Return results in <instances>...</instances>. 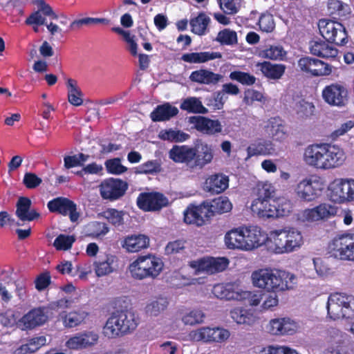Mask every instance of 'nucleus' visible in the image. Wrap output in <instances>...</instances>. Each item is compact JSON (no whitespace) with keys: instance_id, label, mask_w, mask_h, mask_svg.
Wrapping results in <instances>:
<instances>
[{"instance_id":"obj_21","label":"nucleus","mask_w":354,"mask_h":354,"mask_svg":"<svg viewBox=\"0 0 354 354\" xmlns=\"http://www.w3.org/2000/svg\"><path fill=\"white\" fill-rule=\"evenodd\" d=\"M205 202L200 205H189L184 211V221L187 224L202 226L209 218V209Z\"/></svg>"},{"instance_id":"obj_38","label":"nucleus","mask_w":354,"mask_h":354,"mask_svg":"<svg viewBox=\"0 0 354 354\" xmlns=\"http://www.w3.org/2000/svg\"><path fill=\"white\" fill-rule=\"evenodd\" d=\"M243 227L232 229L224 237V241L228 249H239L244 250Z\"/></svg>"},{"instance_id":"obj_31","label":"nucleus","mask_w":354,"mask_h":354,"mask_svg":"<svg viewBox=\"0 0 354 354\" xmlns=\"http://www.w3.org/2000/svg\"><path fill=\"white\" fill-rule=\"evenodd\" d=\"M223 76L209 70L200 69L192 72L189 80L201 84H216L221 80Z\"/></svg>"},{"instance_id":"obj_15","label":"nucleus","mask_w":354,"mask_h":354,"mask_svg":"<svg viewBox=\"0 0 354 354\" xmlns=\"http://www.w3.org/2000/svg\"><path fill=\"white\" fill-rule=\"evenodd\" d=\"M127 189V184L118 179L109 178L100 185V195L104 199L115 201L122 197Z\"/></svg>"},{"instance_id":"obj_49","label":"nucleus","mask_w":354,"mask_h":354,"mask_svg":"<svg viewBox=\"0 0 354 354\" xmlns=\"http://www.w3.org/2000/svg\"><path fill=\"white\" fill-rule=\"evenodd\" d=\"M180 107L189 113L205 114L208 112L200 99L196 97H189L183 100Z\"/></svg>"},{"instance_id":"obj_55","label":"nucleus","mask_w":354,"mask_h":354,"mask_svg":"<svg viewBox=\"0 0 354 354\" xmlns=\"http://www.w3.org/2000/svg\"><path fill=\"white\" fill-rule=\"evenodd\" d=\"M315 106L312 103L304 100L296 103L295 111L298 118L306 119L311 116L314 113Z\"/></svg>"},{"instance_id":"obj_25","label":"nucleus","mask_w":354,"mask_h":354,"mask_svg":"<svg viewBox=\"0 0 354 354\" xmlns=\"http://www.w3.org/2000/svg\"><path fill=\"white\" fill-rule=\"evenodd\" d=\"M118 257L112 254H105L93 262V270L98 277L109 275L114 272Z\"/></svg>"},{"instance_id":"obj_11","label":"nucleus","mask_w":354,"mask_h":354,"mask_svg":"<svg viewBox=\"0 0 354 354\" xmlns=\"http://www.w3.org/2000/svg\"><path fill=\"white\" fill-rule=\"evenodd\" d=\"M228 265L229 261L225 257H207L189 262L190 267L194 269L196 274H213L223 272Z\"/></svg>"},{"instance_id":"obj_60","label":"nucleus","mask_w":354,"mask_h":354,"mask_svg":"<svg viewBox=\"0 0 354 354\" xmlns=\"http://www.w3.org/2000/svg\"><path fill=\"white\" fill-rule=\"evenodd\" d=\"M88 232L93 236L104 235L109 232V227L104 223L94 221L87 225Z\"/></svg>"},{"instance_id":"obj_1","label":"nucleus","mask_w":354,"mask_h":354,"mask_svg":"<svg viewBox=\"0 0 354 354\" xmlns=\"http://www.w3.org/2000/svg\"><path fill=\"white\" fill-rule=\"evenodd\" d=\"M346 159V155L342 148L326 142L309 145L303 153V161L307 166L321 171L338 168Z\"/></svg>"},{"instance_id":"obj_28","label":"nucleus","mask_w":354,"mask_h":354,"mask_svg":"<svg viewBox=\"0 0 354 354\" xmlns=\"http://www.w3.org/2000/svg\"><path fill=\"white\" fill-rule=\"evenodd\" d=\"M229 184L228 177L221 174L209 176L204 183V189L212 194H220L224 192Z\"/></svg>"},{"instance_id":"obj_42","label":"nucleus","mask_w":354,"mask_h":354,"mask_svg":"<svg viewBox=\"0 0 354 354\" xmlns=\"http://www.w3.org/2000/svg\"><path fill=\"white\" fill-rule=\"evenodd\" d=\"M87 314L83 310H74L69 313L62 312L59 316L63 325L66 328H73L82 324Z\"/></svg>"},{"instance_id":"obj_26","label":"nucleus","mask_w":354,"mask_h":354,"mask_svg":"<svg viewBox=\"0 0 354 354\" xmlns=\"http://www.w3.org/2000/svg\"><path fill=\"white\" fill-rule=\"evenodd\" d=\"M310 50L313 55L325 59H334L338 55V50L326 40L312 41Z\"/></svg>"},{"instance_id":"obj_59","label":"nucleus","mask_w":354,"mask_h":354,"mask_svg":"<svg viewBox=\"0 0 354 354\" xmlns=\"http://www.w3.org/2000/svg\"><path fill=\"white\" fill-rule=\"evenodd\" d=\"M260 29L266 32H271L275 28L273 15L270 13L263 14L259 20Z\"/></svg>"},{"instance_id":"obj_41","label":"nucleus","mask_w":354,"mask_h":354,"mask_svg":"<svg viewBox=\"0 0 354 354\" xmlns=\"http://www.w3.org/2000/svg\"><path fill=\"white\" fill-rule=\"evenodd\" d=\"M221 57L219 53H189L182 55L181 59L189 64H201Z\"/></svg>"},{"instance_id":"obj_36","label":"nucleus","mask_w":354,"mask_h":354,"mask_svg":"<svg viewBox=\"0 0 354 354\" xmlns=\"http://www.w3.org/2000/svg\"><path fill=\"white\" fill-rule=\"evenodd\" d=\"M211 19L205 12H199L189 21L191 31L199 36L205 35L209 32V25Z\"/></svg>"},{"instance_id":"obj_43","label":"nucleus","mask_w":354,"mask_h":354,"mask_svg":"<svg viewBox=\"0 0 354 354\" xmlns=\"http://www.w3.org/2000/svg\"><path fill=\"white\" fill-rule=\"evenodd\" d=\"M118 313L126 334L131 333L137 328L139 318L133 311L130 310H118Z\"/></svg>"},{"instance_id":"obj_53","label":"nucleus","mask_w":354,"mask_h":354,"mask_svg":"<svg viewBox=\"0 0 354 354\" xmlns=\"http://www.w3.org/2000/svg\"><path fill=\"white\" fill-rule=\"evenodd\" d=\"M229 77L231 80L236 81L244 86H252L257 81V78L253 75L241 71H232Z\"/></svg>"},{"instance_id":"obj_5","label":"nucleus","mask_w":354,"mask_h":354,"mask_svg":"<svg viewBox=\"0 0 354 354\" xmlns=\"http://www.w3.org/2000/svg\"><path fill=\"white\" fill-rule=\"evenodd\" d=\"M327 311L333 320L354 317V296L345 293L331 294L327 301Z\"/></svg>"},{"instance_id":"obj_14","label":"nucleus","mask_w":354,"mask_h":354,"mask_svg":"<svg viewBox=\"0 0 354 354\" xmlns=\"http://www.w3.org/2000/svg\"><path fill=\"white\" fill-rule=\"evenodd\" d=\"M168 199L158 192L141 193L137 198V205L145 211H157L167 206Z\"/></svg>"},{"instance_id":"obj_4","label":"nucleus","mask_w":354,"mask_h":354,"mask_svg":"<svg viewBox=\"0 0 354 354\" xmlns=\"http://www.w3.org/2000/svg\"><path fill=\"white\" fill-rule=\"evenodd\" d=\"M162 261L153 255H141L129 266V271L132 278L136 280L156 279L162 271Z\"/></svg>"},{"instance_id":"obj_39","label":"nucleus","mask_w":354,"mask_h":354,"mask_svg":"<svg viewBox=\"0 0 354 354\" xmlns=\"http://www.w3.org/2000/svg\"><path fill=\"white\" fill-rule=\"evenodd\" d=\"M209 209V216L211 217L215 214H223L230 212L232 205L230 200L225 196H219L212 202H205Z\"/></svg>"},{"instance_id":"obj_10","label":"nucleus","mask_w":354,"mask_h":354,"mask_svg":"<svg viewBox=\"0 0 354 354\" xmlns=\"http://www.w3.org/2000/svg\"><path fill=\"white\" fill-rule=\"evenodd\" d=\"M329 196L337 203L354 201V179L340 178L330 184Z\"/></svg>"},{"instance_id":"obj_56","label":"nucleus","mask_w":354,"mask_h":354,"mask_svg":"<svg viewBox=\"0 0 354 354\" xmlns=\"http://www.w3.org/2000/svg\"><path fill=\"white\" fill-rule=\"evenodd\" d=\"M220 9L226 15H235L241 8L239 0H217Z\"/></svg>"},{"instance_id":"obj_30","label":"nucleus","mask_w":354,"mask_h":354,"mask_svg":"<svg viewBox=\"0 0 354 354\" xmlns=\"http://www.w3.org/2000/svg\"><path fill=\"white\" fill-rule=\"evenodd\" d=\"M31 201L26 197H20L17 203L16 215L22 221H31L39 217L40 214L30 209Z\"/></svg>"},{"instance_id":"obj_54","label":"nucleus","mask_w":354,"mask_h":354,"mask_svg":"<svg viewBox=\"0 0 354 354\" xmlns=\"http://www.w3.org/2000/svg\"><path fill=\"white\" fill-rule=\"evenodd\" d=\"M215 40L222 45L232 46L238 42L237 34L234 30L225 28L218 32Z\"/></svg>"},{"instance_id":"obj_6","label":"nucleus","mask_w":354,"mask_h":354,"mask_svg":"<svg viewBox=\"0 0 354 354\" xmlns=\"http://www.w3.org/2000/svg\"><path fill=\"white\" fill-rule=\"evenodd\" d=\"M328 251L335 259L354 261V233L335 236L328 244Z\"/></svg>"},{"instance_id":"obj_58","label":"nucleus","mask_w":354,"mask_h":354,"mask_svg":"<svg viewBox=\"0 0 354 354\" xmlns=\"http://www.w3.org/2000/svg\"><path fill=\"white\" fill-rule=\"evenodd\" d=\"M75 239L73 236L60 234L54 241L53 245L59 250H67L72 247Z\"/></svg>"},{"instance_id":"obj_16","label":"nucleus","mask_w":354,"mask_h":354,"mask_svg":"<svg viewBox=\"0 0 354 354\" xmlns=\"http://www.w3.org/2000/svg\"><path fill=\"white\" fill-rule=\"evenodd\" d=\"M322 97L328 104L341 107L348 102V91L340 84H332L323 89Z\"/></svg>"},{"instance_id":"obj_50","label":"nucleus","mask_w":354,"mask_h":354,"mask_svg":"<svg viewBox=\"0 0 354 354\" xmlns=\"http://www.w3.org/2000/svg\"><path fill=\"white\" fill-rule=\"evenodd\" d=\"M168 304L167 298L158 297L147 304L145 307L146 313L149 316L156 317L167 309Z\"/></svg>"},{"instance_id":"obj_45","label":"nucleus","mask_w":354,"mask_h":354,"mask_svg":"<svg viewBox=\"0 0 354 354\" xmlns=\"http://www.w3.org/2000/svg\"><path fill=\"white\" fill-rule=\"evenodd\" d=\"M68 100L73 106H80L83 103V93L75 80L67 79Z\"/></svg>"},{"instance_id":"obj_52","label":"nucleus","mask_w":354,"mask_h":354,"mask_svg":"<svg viewBox=\"0 0 354 354\" xmlns=\"http://www.w3.org/2000/svg\"><path fill=\"white\" fill-rule=\"evenodd\" d=\"M205 313L200 309H193L186 311L182 316L181 320L185 325L194 326L203 322Z\"/></svg>"},{"instance_id":"obj_2","label":"nucleus","mask_w":354,"mask_h":354,"mask_svg":"<svg viewBox=\"0 0 354 354\" xmlns=\"http://www.w3.org/2000/svg\"><path fill=\"white\" fill-rule=\"evenodd\" d=\"M252 281L256 287L276 292L292 289L296 277L284 270L265 268L253 272Z\"/></svg>"},{"instance_id":"obj_18","label":"nucleus","mask_w":354,"mask_h":354,"mask_svg":"<svg viewBox=\"0 0 354 354\" xmlns=\"http://www.w3.org/2000/svg\"><path fill=\"white\" fill-rule=\"evenodd\" d=\"M48 208L52 212H57L62 215H69L72 222H75L79 218L76 205L69 199L58 197L50 201L47 204Z\"/></svg>"},{"instance_id":"obj_32","label":"nucleus","mask_w":354,"mask_h":354,"mask_svg":"<svg viewBox=\"0 0 354 354\" xmlns=\"http://www.w3.org/2000/svg\"><path fill=\"white\" fill-rule=\"evenodd\" d=\"M199 150L196 149V156L194 159V169H202L209 164L214 158V149L212 146L207 144H201L198 147Z\"/></svg>"},{"instance_id":"obj_7","label":"nucleus","mask_w":354,"mask_h":354,"mask_svg":"<svg viewBox=\"0 0 354 354\" xmlns=\"http://www.w3.org/2000/svg\"><path fill=\"white\" fill-rule=\"evenodd\" d=\"M322 189L323 183L320 178L315 175H310L297 183L295 193L300 200L312 202L320 196Z\"/></svg>"},{"instance_id":"obj_17","label":"nucleus","mask_w":354,"mask_h":354,"mask_svg":"<svg viewBox=\"0 0 354 354\" xmlns=\"http://www.w3.org/2000/svg\"><path fill=\"white\" fill-rule=\"evenodd\" d=\"M242 227L244 251L252 250L267 242V236L261 227L254 225Z\"/></svg>"},{"instance_id":"obj_51","label":"nucleus","mask_w":354,"mask_h":354,"mask_svg":"<svg viewBox=\"0 0 354 354\" xmlns=\"http://www.w3.org/2000/svg\"><path fill=\"white\" fill-rule=\"evenodd\" d=\"M261 55L266 59L283 60L286 56V51L281 45H270L261 52Z\"/></svg>"},{"instance_id":"obj_13","label":"nucleus","mask_w":354,"mask_h":354,"mask_svg":"<svg viewBox=\"0 0 354 354\" xmlns=\"http://www.w3.org/2000/svg\"><path fill=\"white\" fill-rule=\"evenodd\" d=\"M337 214V207L329 203H324L313 208H307L300 214L303 221L315 222L327 220Z\"/></svg>"},{"instance_id":"obj_33","label":"nucleus","mask_w":354,"mask_h":354,"mask_svg":"<svg viewBox=\"0 0 354 354\" xmlns=\"http://www.w3.org/2000/svg\"><path fill=\"white\" fill-rule=\"evenodd\" d=\"M266 133L276 141H283L286 136L284 126L279 118H271L264 127Z\"/></svg>"},{"instance_id":"obj_20","label":"nucleus","mask_w":354,"mask_h":354,"mask_svg":"<svg viewBox=\"0 0 354 354\" xmlns=\"http://www.w3.org/2000/svg\"><path fill=\"white\" fill-rule=\"evenodd\" d=\"M196 156V148L188 145H174L169 151V157L177 163H185L194 169V159Z\"/></svg>"},{"instance_id":"obj_57","label":"nucleus","mask_w":354,"mask_h":354,"mask_svg":"<svg viewBox=\"0 0 354 354\" xmlns=\"http://www.w3.org/2000/svg\"><path fill=\"white\" fill-rule=\"evenodd\" d=\"M124 214L123 211H118L113 208L108 209L102 213L103 217L115 226H120L123 224Z\"/></svg>"},{"instance_id":"obj_37","label":"nucleus","mask_w":354,"mask_h":354,"mask_svg":"<svg viewBox=\"0 0 354 354\" xmlns=\"http://www.w3.org/2000/svg\"><path fill=\"white\" fill-rule=\"evenodd\" d=\"M257 66L265 77L271 80H279L284 74L286 66L281 64H272L269 62L259 63Z\"/></svg>"},{"instance_id":"obj_34","label":"nucleus","mask_w":354,"mask_h":354,"mask_svg":"<svg viewBox=\"0 0 354 354\" xmlns=\"http://www.w3.org/2000/svg\"><path fill=\"white\" fill-rule=\"evenodd\" d=\"M178 113V109L169 103L158 105L150 114L153 122H161L170 120Z\"/></svg>"},{"instance_id":"obj_35","label":"nucleus","mask_w":354,"mask_h":354,"mask_svg":"<svg viewBox=\"0 0 354 354\" xmlns=\"http://www.w3.org/2000/svg\"><path fill=\"white\" fill-rule=\"evenodd\" d=\"M252 212L261 218H274V210L272 203L268 200L256 198L251 205Z\"/></svg>"},{"instance_id":"obj_9","label":"nucleus","mask_w":354,"mask_h":354,"mask_svg":"<svg viewBox=\"0 0 354 354\" xmlns=\"http://www.w3.org/2000/svg\"><path fill=\"white\" fill-rule=\"evenodd\" d=\"M318 27L320 34L327 41L338 46H342L347 42V32L341 23L322 19L319 21Z\"/></svg>"},{"instance_id":"obj_8","label":"nucleus","mask_w":354,"mask_h":354,"mask_svg":"<svg viewBox=\"0 0 354 354\" xmlns=\"http://www.w3.org/2000/svg\"><path fill=\"white\" fill-rule=\"evenodd\" d=\"M230 336V331L223 328L203 326L191 330L187 335V339L205 343H222L228 339Z\"/></svg>"},{"instance_id":"obj_23","label":"nucleus","mask_w":354,"mask_h":354,"mask_svg":"<svg viewBox=\"0 0 354 354\" xmlns=\"http://www.w3.org/2000/svg\"><path fill=\"white\" fill-rule=\"evenodd\" d=\"M189 122L194 128L207 135H214L222 131V125L218 120H212L203 116H192Z\"/></svg>"},{"instance_id":"obj_3","label":"nucleus","mask_w":354,"mask_h":354,"mask_svg":"<svg viewBox=\"0 0 354 354\" xmlns=\"http://www.w3.org/2000/svg\"><path fill=\"white\" fill-rule=\"evenodd\" d=\"M303 244V236L295 228L274 230L267 235L268 250L277 254L293 252L298 250Z\"/></svg>"},{"instance_id":"obj_64","label":"nucleus","mask_w":354,"mask_h":354,"mask_svg":"<svg viewBox=\"0 0 354 354\" xmlns=\"http://www.w3.org/2000/svg\"><path fill=\"white\" fill-rule=\"evenodd\" d=\"M227 99L228 97L225 96L223 91L221 90L214 93L213 98L209 100L207 105L212 106L214 109H221Z\"/></svg>"},{"instance_id":"obj_46","label":"nucleus","mask_w":354,"mask_h":354,"mask_svg":"<svg viewBox=\"0 0 354 354\" xmlns=\"http://www.w3.org/2000/svg\"><path fill=\"white\" fill-rule=\"evenodd\" d=\"M328 12L339 18L346 19L351 13V9L348 4L339 0H328L327 3Z\"/></svg>"},{"instance_id":"obj_27","label":"nucleus","mask_w":354,"mask_h":354,"mask_svg":"<svg viewBox=\"0 0 354 354\" xmlns=\"http://www.w3.org/2000/svg\"><path fill=\"white\" fill-rule=\"evenodd\" d=\"M103 334L105 337L110 339L126 335L118 311L113 313L106 322L103 328Z\"/></svg>"},{"instance_id":"obj_48","label":"nucleus","mask_w":354,"mask_h":354,"mask_svg":"<svg viewBox=\"0 0 354 354\" xmlns=\"http://www.w3.org/2000/svg\"><path fill=\"white\" fill-rule=\"evenodd\" d=\"M189 135L177 129H166L159 132L158 138L171 142H181L189 138Z\"/></svg>"},{"instance_id":"obj_62","label":"nucleus","mask_w":354,"mask_h":354,"mask_svg":"<svg viewBox=\"0 0 354 354\" xmlns=\"http://www.w3.org/2000/svg\"><path fill=\"white\" fill-rule=\"evenodd\" d=\"M108 172L113 174H121L127 171V167L123 166L119 158L108 160L105 162Z\"/></svg>"},{"instance_id":"obj_63","label":"nucleus","mask_w":354,"mask_h":354,"mask_svg":"<svg viewBox=\"0 0 354 354\" xmlns=\"http://www.w3.org/2000/svg\"><path fill=\"white\" fill-rule=\"evenodd\" d=\"M160 165L156 160H149L136 168L138 174H153L159 171Z\"/></svg>"},{"instance_id":"obj_40","label":"nucleus","mask_w":354,"mask_h":354,"mask_svg":"<svg viewBox=\"0 0 354 354\" xmlns=\"http://www.w3.org/2000/svg\"><path fill=\"white\" fill-rule=\"evenodd\" d=\"M250 156L271 155L274 151L273 144L270 140H260L251 144L247 149Z\"/></svg>"},{"instance_id":"obj_29","label":"nucleus","mask_w":354,"mask_h":354,"mask_svg":"<svg viewBox=\"0 0 354 354\" xmlns=\"http://www.w3.org/2000/svg\"><path fill=\"white\" fill-rule=\"evenodd\" d=\"M122 247L128 252H137L149 245V239L145 234L128 236L123 240Z\"/></svg>"},{"instance_id":"obj_44","label":"nucleus","mask_w":354,"mask_h":354,"mask_svg":"<svg viewBox=\"0 0 354 354\" xmlns=\"http://www.w3.org/2000/svg\"><path fill=\"white\" fill-rule=\"evenodd\" d=\"M274 218L289 216L293 210L292 202L286 197H279L272 201Z\"/></svg>"},{"instance_id":"obj_12","label":"nucleus","mask_w":354,"mask_h":354,"mask_svg":"<svg viewBox=\"0 0 354 354\" xmlns=\"http://www.w3.org/2000/svg\"><path fill=\"white\" fill-rule=\"evenodd\" d=\"M49 313L50 310L47 307L32 308L19 319L17 324L22 330L34 329L48 321Z\"/></svg>"},{"instance_id":"obj_61","label":"nucleus","mask_w":354,"mask_h":354,"mask_svg":"<svg viewBox=\"0 0 354 354\" xmlns=\"http://www.w3.org/2000/svg\"><path fill=\"white\" fill-rule=\"evenodd\" d=\"M264 97L262 93L259 91L248 88L244 91L243 102L251 106L254 102H262Z\"/></svg>"},{"instance_id":"obj_24","label":"nucleus","mask_w":354,"mask_h":354,"mask_svg":"<svg viewBox=\"0 0 354 354\" xmlns=\"http://www.w3.org/2000/svg\"><path fill=\"white\" fill-rule=\"evenodd\" d=\"M212 292L219 299L238 300L247 295L241 292V288L236 283H218L213 287Z\"/></svg>"},{"instance_id":"obj_22","label":"nucleus","mask_w":354,"mask_h":354,"mask_svg":"<svg viewBox=\"0 0 354 354\" xmlns=\"http://www.w3.org/2000/svg\"><path fill=\"white\" fill-rule=\"evenodd\" d=\"M297 328V323L288 317L272 319L267 326L268 331L275 335H292Z\"/></svg>"},{"instance_id":"obj_19","label":"nucleus","mask_w":354,"mask_h":354,"mask_svg":"<svg viewBox=\"0 0 354 354\" xmlns=\"http://www.w3.org/2000/svg\"><path fill=\"white\" fill-rule=\"evenodd\" d=\"M298 66L301 71L315 76L328 75L331 73V68L328 64L309 57L301 58L298 62Z\"/></svg>"},{"instance_id":"obj_47","label":"nucleus","mask_w":354,"mask_h":354,"mask_svg":"<svg viewBox=\"0 0 354 354\" xmlns=\"http://www.w3.org/2000/svg\"><path fill=\"white\" fill-rule=\"evenodd\" d=\"M230 314L231 318L238 324L251 325L255 321L253 313L241 307L232 309Z\"/></svg>"}]
</instances>
